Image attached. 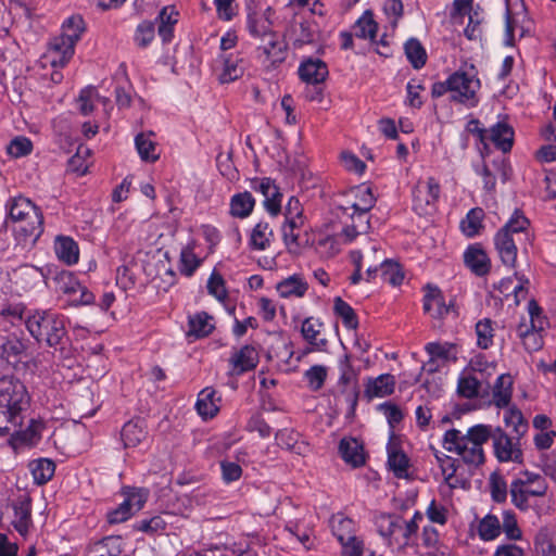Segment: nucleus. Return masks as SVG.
Wrapping results in <instances>:
<instances>
[{"mask_svg":"<svg viewBox=\"0 0 556 556\" xmlns=\"http://www.w3.org/2000/svg\"><path fill=\"white\" fill-rule=\"evenodd\" d=\"M30 396L24 383L13 376L0 378V434L20 433Z\"/></svg>","mask_w":556,"mask_h":556,"instance_id":"1","label":"nucleus"},{"mask_svg":"<svg viewBox=\"0 0 556 556\" xmlns=\"http://www.w3.org/2000/svg\"><path fill=\"white\" fill-rule=\"evenodd\" d=\"M492 435V426L475 425L466 433L450 429L444 433L443 446L446 451L456 453L469 467L478 468L485 462L483 444Z\"/></svg>","mask_w":556,"mask_h":556,"instance_id":"2","label":"nucleus"},{"mask_svg":"<svg viewBox=\"0 0 556 556\" xmlns=\"http://www.w3.org/2000/svg\"><path fill=\"white\" fill-rule=\"evenodd\" d=\"M25 327L38 344L63 351L70 342L66 317L52 309L28 311Z\"/></svg>","mask_w":556,"mask_h":556,"instance_id":"3","label":"nucleus"},{"mask_svg":"<svg viewBox=\"0 0 556 556\" xmlns=\"http://www.w3.org/2000/svg\"><path fill=\"white\" fill-rule=\"evenodd\" d=\"M530 222L516 210L507 223L494 236V248L503 265L514 268L517 262L518 244L527 250L531 244Z\"/></svg>","mask_w":556,"mask_h":556,"instance_id":"4","label":"nucleus"},{"mask_svg":"<svg viewBox=\"0 0 556 556\" xmlns=\"http://www.w3.org/2000/svg\"><path fill=\"white\" fill-rule=\"evenodd\" d=\"M480 88V80L472 72H453L444 81L432 85L431 94L440 98L446 93L453 102L475 106L478 102L476 93Z\"/></svg>","mask_w":556,"mask_h":556,"instance_id":"5","label":"nucleus"},{"mask_svg":"<svg viewBox=\"0 0 556 556\" xmlns=\"http://www.w3.org/2000/svg\"><path fill=\"white\" fill-rule=\"evenodd\" d=\"M9 216L11 220L20 224L15 230L25 240L29 239L35 243L43 232L42 212L27 198H14L9 207Z\"/></svg>","mask_w":556,"mask_h":556,"instance_id":"6","label":"nucleus"},{"mask_svg":"<svg viewBox=\"0 0 556 556\" xmlns=\"http://www.w3.org/2000/svg\"><path fill=\"white\" fill-rule=\"evenodd\" d=\"M548 484L545 478L539 473L523 470L520 477L514 479L510 483L511 503L520 510L530 508L529 497H543L546 495Z\"/></svg>","mask_w":556,"mask_h":556,"instance_id":"7","label":"nucleus"},{"mask_svg":"<svg viewBox=\"0 0 556 556\" xmlns=\"http://www.w3.org/2000/svg\"><path fill=\"white\" fill-rule=\"evenodd\" d=\"M121 494L124 496V501L116 508L106 513V520L110 525L125 522L141 510L150 492L146 488L126 485L122 488Z\"/></svg>","mask_w":556,"mask_h":556,"instance_id":"8","label":"nucleus"},{"mask_svg":"<svg viewBox=\"0 0 556 556\" xmlns=\"http://www.w3.org/2000/svg\"><path fill=\"white\" fill-rule=\"evenodd\" d=\"M441 187L434 177L419 179L413 188V208L418 215H431L437 210Z\"/></svg>","mask_w":556,"mask_h":556,"instance_id":"9","label":"nucleus"},{"mask_svg":"<svg viewBox=\"0 0 556 556\" xmlns=\"http://www.w3.org/2000/svg\"><path fill=\"white\" fill-rule=\"evenodd\" d=\"M490 439L493 440L494 454L498 462L522 463L523 455L519 447L518 440L515 442L514 439L508 437L500 427H492V435Z\"/></svg>","mask_w":556,"mask_h":556,"instance_id":"10","label":"nucleus"},{"mask_svg":"<svg viewBox=\"0 0 556 556\" xmlns=\"http://www.w3.org/2000/svg\"><path fill=\"white\" fill-rule=\"evenodd\" d=\"M332 533L342 545L344 555L356 556L361 547V540L354 534V521L342 515H337L331 519Z\"/></svg>","mask_w":556,"mask_h":556,"instance_id":"11","label":"nucleus"},{"mask_svg":"<svg viewBox=\"0 0 556 556\" xmlns=\"http://www.w3.org/2000/svg\"><path fill=\"white\" fill-rule=\"evenodd\" d=\"M27 341L14 334L1 338L0 358L14 369L27 358Z\"/></svg>","mask_w":556,"mask_h":556,"instance_id":"12","label":"nucleus"},{"mask_svg":"<svg viewBox=\"0 0 556 556\" xmlns=\"http://www.w3.org/2000/svg\"><path fill=\"white\" fill-rule=\"evenodd\" d=\"M73 41H65L60 37H55L50 43L47 52L41 56L40 63L42 67H64L74 55Z\"/></svg>","mask_w":556,"mask_h":556,"instance_id":"13","label":"nucleus"},{"mask_svg":"<svg viewBox=\"0 0 556 556\" xmlns=\"http://www.w3.org/2000/svg\"><path fill=\"white\" fill-rule=\"evenodd\" d=\"M251 188L263 194L264 206L270 215L277 216L280 213L282 194L274 180L267 177L262 179L256 178L252 180Z\"/></svg>","mask_w":556,"mask_h":556,"instance_id":"14","label":"nucleus"},{"mask_svg":"<svg viewBox=\"0 0 556 556\" xmlns=\"http://www.w3.org/2000/svg\"><path fill=\"white\" fill-rule=\"evenodd\" d=\"M454 309L453 303L448 305L444 301L441 290L431 285L426 286L424 295V311L429 313L433 318H444Z\"/></svg>","mask_w":556,"mask_h":556,"instance_id":"15","label":"nucleus"},{"mask_svg":"<svg viewBox=\"0 0 556 556\" xmlns=\"http://www.w3.org/2000/svg\"><path fill=\"white\" fill-rule=\"evenodd\" d=\"M374 523L378 533L388 541L389 545L396 544V538H401V526L403 518L396 514H378Z\"/></svg>","mask_w":556,"mask_h":556,"instance_id":"16","label":"nucleus"},{"mask_svg":"<svg viewBox=\"0 0 556 556\" xmlns=\"http://www.w3.org/2000/svg\"><path fill=\"white\" fill-rule=\"evenodd\" d=\"M464 263L479 277L486 276L491 270V260L479 243L471 244L466 249Z\"/></svg>","mask_w":556,"mask_h":556,"instance_id":"17","label":"nucleus"},{"mask_svg":"<svg viewBox=\"0 0 556 556\" xmlns=\"http://www.w3.org/2000/svg\"><path fill=\"white\" fill-rule=\"evenodd\" d=\"M220 396L212 387H206L198 394L195 409L202 419L207 420L214 418L219 412Z\"/></svg>","mask_w":556,"mask_h":556,"instance_id":"18","label":"nucleus"},{"mask_svg":"<svg viewBox=\"0 0 556 556\" xmlns=\"http://www.w3.org/2000/svg\"><path fill=\"white\" fill-rule=\"evenodd\" d=\"M123 553V540L119 535H109L90 542L85 556H119Z\"/></svg>","mask_w":556,"mask_h":556,"instance_id":"19","label":"nucleus"},{"mask_svg":"<svg viewBox=\"0 0 556 556\" xmlns=\"http://www.w3.org/2000/svg\"><path fill=\"white\" fill-rule=\"evenodd\" d=\"M232 370L236 375H242L253 370L258 364V352L250 344L243 345L239 351L235 352L230 359Z\"/></svg>","mask_w":556,"mask_h":556,"instance_id":"20","label":"nucleus"},{"mask_svg":"<svg viewBox=\"0 0 556 556\" xmlns=\"http://www.w3.org/2000/svg\"><path fill=\"white\" fill-rule=\"evenodd\" d=\"M395 377L391 374H382L377 378H368L365 383V396L368 400L391 395L395 389Z\"/></svg>","mask_w":556,"mask_h":556,"instance_id":"21","label":"nucleus"},{"mask_svg":"<svg viewBox=\"0 0 556 556\" xmlns=\"http://www.w3.org/2000/svg\"><path fill=\"white\" fill-rule=\"evenodd\" d=\"M342 459L354 468L365 465L366 457L361 442L354 438H343L339 443Z\"/></svg>","mask_w":556,"mask_h":556,"instance_id":"22","label":"nucleus"},{"mask_svg":"<svg viewBox=\"0 0 556 556\" xmlns=\"http://www.w3.org/2000/svg\"><path fill=\"white\" fill-rule=\"evenodd\" d=\"M147 425L142 418L127 421L121 431L125 447H136L147 438Z\"/></svg>","mask_w":556,"mask_h":556,"instance_id":"23","label":"nucleus"},{"mask_svg":"<svg viewBox=\"0 0 556 556\" xmlns=\"http://www.w3.org/2000/svg\"><path fill=\"white\" fill-rule=\"evenodd\" d=\"M329 72H299L300 79L306 84L305 97L309 101L323 99V84L326 81Z\"/></svg>","mask_w":556,"mask_h":556,"instance_id":"24","label":"nucleus"},{"mask_svg":"<svg viewBox=\"0 0 556 556\" xmlns=\"http://www.w3.org/2000/svg\"><path fill=\"white\" fill-rule=\"evenodd\" d=\"M54 251L58 258L67 265H74L79 260V248L72 237L56 236Z\"/></svg>","mask_w":556,"mask_h":556,"instance_id":"25","label":"nucleus"},{"mask_svg":"<svg viewBox=\"0 0 556 556\" xmlns=\"http://www.w3.org/2000/svg\"><path fill=\"white\" fill-rule=\"evenodd\" d=\"M513 394V377L509 374H503L497 377L493 387V403L498 408L507 407Z\"/></svg>","mask_w":556,"mask_h":556,"instance_id":"26","label":"nucleus"},{"mask_svg":"<svg viewBox=\"0 0 556 556\" xmlns=\"http://www.w3.org/2000/svg\"><path fill=\"white\" fill-rule=\"evenodd\" d=\"M15 530L25 535L31 525V502L30 498H23L13 504Z\"/></svg>","mask_w":556,"mask_h":556,"instance_id":"27","label":"nucleus"},{"mask_svg":"<svg viewBox=\"0 0 556 556\" xmlns=\"http://www.w3.org/2000/svg\"><path fill=\"white\" fill-rule=\"evenodd\" d=\"M489 139L504 153L509 152L514 143V130L506 123H497L491 127Z\"/></svg>","mask_w":556,"mask_h":556,"instance_id":"28","label":"nucleus"},{"mask_svg":"<svg viewBox=\"0 0 556 556\" xmlns=\"http://www.w3.org/2000/svg\"><path fill=\"white\" fill-rule=\"evenodd\" d=\"M433 454H434V457L440 466V469L442 471V475L444 476V481L446 482V484L452 488V489H455L459 485H462V482L460 480L458 479V477L456 476V471H457V460L452 458L451 456H447L441 452H439L438 450L433 448Z\"/></svg>","mask_w":556,"mask_h":556,"instance_id":"29","label":"nucleus"},{"mask_svg":"<svg viewBox=\"0 0 556 556\" xmlns=\"http://www.w3.org/2000/svg\"><path fill=\"white\" fill-rule=\"evenodd\" d=\"M153 131L140 132L135 138V146L140 159L144 162L154 163L160 155L156 153V142L152 140Z\"/></svg>","mask_w":556,"mask_h":556,"instance_id":"30","label":"nucleus"},{"mask_svg":"<svg viewBox=\"0 0 556 556\" xmlns=\"http://www.w3.org/2000/svg\"><path fill=\"white\" fill-rule=\"evenodd\" d=\"M274 231L267 222L261 220L252 229L249 245L251 250L264 251L269 248Z\"/></svg>","mask_w":556,"mask_h":556,"instance_id":"31","label":"nucleus"},{"mask_svg":"<svg viewBox=\"0 0 556 556\" xmlns=\"http://www.w3.org/2000/svg\"><path fill=\"white\" fill-rule=\"evenodd\" d=\"M212 319V316L205 312H200L193 316H190L188 321L189 330L187 336L197 339L207 337L214 330Z\"/></svg>","mask_w":556,"mask_h":556,"instance_id":"32","label":"nucleus"},{"mask_svg":"<svg viewBox=\"0 0 556 556\" xmlns=\"http://www.w3.org/2000/svg\"><path fill=\"white\" fill-rule=\"evenodd\" d=\"M324 324L314 317H307L302 323L301 332L303 338L318 350H324L328 343L326 339H318Z\"/></svg>","mask_w":556,"mask_h":556,"instance_id":"33","label":"nucleus"},{"mask_svg":"<svg viewBox=\"0 0 556 556\" xmlns=\"http://www.w3.org/2000/svg\"><path fill=\"white\" fill-rule=\"evenodd\" d=\"M514 277L518 279L519 283L515 287H513V278H504L498 283V291L504 296H508L509 294L514 293L515 295V303L518 305L520 303V298H525L527 294V288L526 285L529 283V279L525 277V275H519L518 271H515Z\"/></svg>","mask_w":556,"mask_h":556,"instance_id":"34","label":"nucleus"},{"mask_svg":"<svg viewBox=\"0 0 556 556\" xmlns=\"http://www.w3.org/2000/svg\"><path fill=\"white\" fill-rule=\"evenodd\" d=\"M388 465L396 478L407 477L409 459L403 451L391 443L388 446Z\"/></svg>","mask_w":556,"mask_h":556,"instance_id":"35","label":"nucleus"},{"mask_svg":"<svg viewBox=\"0 0 556 556\" xmlns=\"http://www.w3.org/2000/svg\"><path fill=\"white\" fill-rule=\"evenodd\" d=\"M308 289L306 281L299 275L290 276L277 285V291L282 298L303 296Z\"/></svg>","mask_w":556,"mask_h":556,"instance_id":"36","label":"nucleus"},{"mask_svg":"<svg viewBox=\"0 0 556 556\" xmlns=\"http://www.w3.org/2000/svg\"><path fill=\"white\" fill-rule=\"evenodd\" d=\"M355 197L357 201L352 204V208L357 213V217H366V214L374 207L376 198L372 189L368 186L362 185L355 189Z\"/></svg>","mask_w":556,"mask_h":556,"instance_id":"37","label":"nucleus"},{"mask_svg":"<svg viewBox=\"0 0 556 556\" xmlns=\"http://www.w3.org/2000/svg\"><path fill=\"white\" fill-rule=\"evenodd\" d=\"M483 219H484V211L481 207L471 208L466 217L460 222V230L463 233L472 238L480 233V230L483 229Z\"/></svg>","mask_w":556,"mask_h":556,"instance_id":"38","label":"nucleus"},{"mask_svg":"<svg viewBox=\"0 0 556 556\" xmlns=\"http://www.w3.org/2000/svg\"><path fill=\"white\" fill-rule=\"evenodd\" d=\"M404 52L415 70H419L426 65L428 54L425 47L417 38H409L404 43Z\"/></svg>","mask_w":556,"mask_h":556,"instance_id":"39","label":"nucleus"},{"mask_svg":"<svg viewBox=\"0 0 556 556\" xmlns=\"http://www.w3.org/2000/svg\"><path fill=\"white\" fill-rule=\"evenodd\" d=\"M29 468L34 477V481L39 484H46L50 481L55 471V464L49 458H39L30 462Z\"/></svg>","mask_w":556,"mask_h":556,"instance_id":"40","label":"nucleus"},{"mask_svg":"<svg viewBox=\"0 0 556 556\" xmlns=\"http://www.w3.org/2000/svg\"><path fill=\"white\" fill-rule=\"evenodd\" d=\"M255 205V200L249 191L237 193L230 201V214L235 217H248Z\"/></svg>","mask_w":556,"mask_h":556,"instance_id":"41","label":"nucleus"},{"mask_svg":"<svg viewBox=\"0 0 556 556\" xmlns=\"http://www.w3.org/2000/svg\"><path fill=\"white\" fill-rule=\"evenodd\" d=\"M62 29L60 38L67 42L73 41V47H75L85 30V22L80 15H72L63 23Z\"/></svg>","mask_w":556,"mask_h":556,"instance_id":"42","label":"nucleus"},{"mask_svg":"<svg viewBox=\"0 0 556 556\" xmlns=\"http://www.w3.org/2000/svg\"><path fill=\"white\" fill-rule=\"evenodd\" d=\"M355 35L359 38H369L371 41L375 40L378 24L374 20V14L371 11L367 10L364 14L357 20L354 26Z\"/></svg>","mask_w":556,"mask_h":556,"instance_id":"43","label":"nucleus"},{"mask_svg":"<svg viewBox=\"0 0 556 556\" xmlns=\"http://www.w3.org/2000/svg\"><path fill=\"white\" fill-rule=\"evenodd\" d=\"M502 532L498 518L495 515L484 516L478 525V534L483 541L495 540Z\"/></svg>","mask_w":556,"mask_h":556,"instance_id":"44","label":"nucleus"},{"mask_svg":"<svg viewBox=\"0 0 556 556\" xmlns=\"http://www.w3.org/2000/svg\"><path fill=\"white\" fill-rule=\"evenodd\" d=\"M380 277L384 282L395 287L402 283L404 274L399 263L384 258L380 262Z\"/></svg>","mask_w":556,"mask_h":556,"instance_id":"45","label":"nucleus"},{"mask_svg":"<svg viewBox=\"0 0 556 556\" xmlns=\"http://www.w3.org/2000/svg\"><path fill=\"white\" fill-rule=\"evenodd\" d=\"M304 225V222L286 220L282 226V239L289 252H298L300 249L298 230Z\"/></svg>","mask_w":556,"mask_h":556,"instance_id":"46","label":"nucleus"},{"mask_svg":"<svg viewBox=\"0 0 556 556\" xmlns=\"http://www.w3.org/2000/svg\"><path fill=\"white\" fill-rule=\"evenodd\" d=\"M333 309H334L336 315H338L342 319V323L345 328H348V329H356L357 328V326H358L357 316L349 303H346L345 301H343L341 298L338 296L334 299Z\"/></svg>","mask_w":556,"mask_h":556,"instance_id":"47","label":"nucleus"},{"mask_svg":"<svg viewBox=\"0 0 556 556\" xmlns=\"http://www.w3.org/2000/svg\"><path fill=\"white\" fill-rule=\"evenodd\" d=\"M277 444L296 454H302L304 444L299 442V433L293 430H279L276 433Z\"/></svg>","mask_w":556,"mask_h":556,"instance_id":"48","label":"nucleus"},{"mask_svg":"<svg viewBox=\"0 0 556 556\" xmlns=\"http://www.w3.org/2000/svg\"><path fill=\"white\" fill-rule=\"evenodd\" d=\"M424 515L420 511H415L413 518L409 521L403 519V526H401V538H396V544L399 546L408 545L410 539L417 534L419 529V522L422 521Z\"/></svg>","mask_w":556,"mask_h":556,"instance_id":"49","label":"nucleus"},{"mask_svg":"<svg viewBox=\"0 0 556 556\" xmlns=\"http://www.w3.org/2000/svg\"><path fill=\"white\" fill-rule=\"evenodd\" d=\"M477 344L480 349L486 350L493 344L494 329L493 321L484 318L476 324Z\"/></svg>","mask_w":556,"mask_h":556,"instance_id":"50","label":"nucleus"},{"mask_svg":"<svg viewBox=\"0 0 556 556\" xmlns=\"http://www.w3.org/2000/svg\"><path fill=\"white\" fill-rule=\"evenodd\" d=\"M491 497L496 503H504L507 500V482L500 471H493L489 478Z\"/></svg>","mask_w":556,"mask_h":556,"instance_id":"51","label":"nucleus"},{"mask_svg":"<svg viewBox=\"0 0 556 556\" xmlns=\"http://www.w3.org/2000/svg\"><path fill=\"white\" fill-rule=\"evenodd\" d=\"M59 290L71 296V299L78 293L81 283L77 280L76 276L67 270H62L55 277Z\"/></svg>","mask_w":556,"mask_h":556,"instance_id":"52","label":"nucleus"},{"mask_svg":"<svg viewBox=\"0 0 556 556\" xmlns=\"http://www.w3.org/2000/svg\"><path fill=\"white\" fill-rule=\"evenodd\" d=\"M534 546L540 556H556V541L546 530H540L534 539Z\"/></svg>","mask_w":556,"mask_h":556,"instance_id":"53","label":"nucleus"},{"mask_svg":"<svg viewBox=\"0 0 556 556\" xmlns=\"http://www.w3.org/2000/svg\"><path fill=\"white\" fill-rule=\"evenodd\" d=\"M517 330L519 337L523 340L526 350L532 352L542 348L543 342L539 334L541 330L530 329L525 323H520Z\"/></svg>","mask_w":556,"mask_h":556,"instance_id":"54","label":"nucleus"},{"mask_svg":"<svg viewBox=\"0 0 556 556\" xmlns=\"http://www.w3.org/2000/svg\"><path fill=\"white\" fill-rule=\"evenodd\" d=\"M455 345L452 343H438L430 342L426 345L427 353L431 356V358H439L443 361H456L457 357L455 353Z\"/></svg>","mask_w":556,"mask_h":556,"instance_id":"55","label":"nucleus"},{"mask_svg":"<svg viewBox=\"0 0 556 556\" xmlns=\"http://www.w3.org/2000/svg\"><path fill=\"white\" fill-rule=\"evenodd\" d=\"M480 381L470 375H462L458 378L457 392L462 397L473 399L478 396Z\"/></svg>","mask_w":556,"mask_h":556,"instance_id":"56","label":"nucleus"},{"mask_svg":"<svg viewBox=\"0 0 556 556\" xmlns=\"http://www.w3.org/2000/svg\"><path fill=\"white\" fill-rule=\"evenodd\" d=\"M179 270L182 275L190 277L201 264V260L194 254L189 247L184 248L180 253Z\"/></svg>","mask_w":556,"mask_h":556,"instance_id":"57","label":"nucleus"},{"mask_svg":"<svg viewBox=\"0 0 556 556\" xmlns=\"http://www.w3.org/2000/svg\"><path fill=\"white\" fill-rule=\"evenodd\" d=\"M308 388L312 391H318L323 388L327 378V368L323 365H314L304 372Z\"/></svg>","mask_w":556,"mask_h":556,"instance_id":"58","label":"nucleus"},{"mask_svg":"<svg viewBox=\"0 0 556 556\" xmlns=\"http://www.w3.org/2000/svg\"><path fill=\"white\" fill-rule=\"evenodd\" d=\"M504 420L506 426L511 427L518 437L522 435L528 429V424L522 413L517 408H509L505 414Z\"/></svg>","mask_w":556,"mask_h":556,"instance_id":"59","label":"nucleus"},{"mask_svg":"<svg viewBox=\"0 0 556 556\" xmlns=\"http://www.w3.org/2000/svg\"><path fill=\"white\" fill-rule=\"evenodd\" d=\"M502 530L506 534L507 539L511 541L520 540L522 532L518 527L516 515L511 510H505L503 513V526Z\"/></svg>","mask_w":556,"mask_h":556,"instance_id":"60","label":"nucleus"},{"mask_svg":"<svg viewBox=\"0 0 556 556\" xmlns=\"http://www.w3.org/2000/svg\"><path fill=\"white\" fill-rule=\"evenodd\" d=\"M33 149L31 141L26 137H16L8 146L7 151L13 157H21L29 154Z\"/></svg>","mask_w":556,"mask_h":556,"instance_id":"61","label":"nucleus"},{"mask_svg":"<svg viewBox=\"0 0 556 556\" xmlns=\"http://www.w3.org/2000/svg\"><path fill=\"white\" fill-rule=\"evenodd\" d=\"M466 14H468L469 16V22L464 30L465 36L470 40L480 38L482 34L480 28L482 17L480 13L478 12V10L470 9Z\"/></svg>","mask_w":556,"mask_h":556,"instance_id":"62","label":"nucleus"},{"mask_svg":"<svg viewBox=\"0 0 556 556\" xmlns=\"http://www.w3.org/2000/svg\"><path fill=\"white\" fill-rule=\"evenodd\" d=\"M528 312L530 315V329L544 330L547 320L542 316V308L535 300H530L528 303Z\"/></svg>","mask_w":556,"mask_h":556,"instance_id":"63","label":"nucleus"},{"mask_svg":"<svg viewBox=\"0 0 556 556\" xmlns=\"http://www.w3.org/2000/svg\"><path fill=\"white\" fill-rule=\"evenodd\" d=\"M116 283L124 290L135 287L136 277L129 264H123L117 267Z\"/></svg>","mask_w":556,"mask_h":556,"instance_id":"64","label":"nucleus"}]
</instances>
